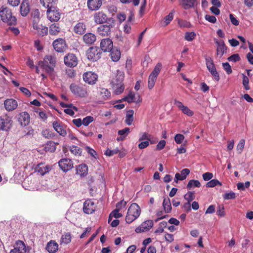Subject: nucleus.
Here are the masks:
<instances>
[{"label": "nucleus", "mask_w": 253, "mask_h": 253, "mask_svg": "<svg viewBox=\"0 0 253 253\" xmlns=\"http://www.w3.org/2000/svg\"><path fill=\"white\" fill-rule=\"evenodd\" d=\"M56 64V57L52 55H45L43 60L38 62V65L40 68L49 76H51L54 72Z\"/></svg>", "instance_id": "f257e3e1"}, {"label": "nucleus", "mask_w": 253, "mask_h": 253, "mask_svg": "<svg viewBox=\"0 0 253 253\" xmlns=\"http://www.w3.org/2000/svg\"><path fill=\"white\" fill-rule=\"evenodd\" d=\"M0 18L7 25L14 26L17 24L16 17L13 15L12 10L6 6H2L0 8Z\"/></svg>", "instance_id": "f03ea898"}, {"label": "nucleus", "mask_w": 253, "mask_h": 253, "mask_svg": "<svg viewBox=\"0 0 253 253\" xmlns=\"http://www.w3.org/2000/svg\"><path fill=\"white\" fill-rule=\"evenodd\" d=\"M115 26V20L112 18H109L107 23L102 24L97 28V33L102 37L110 36Z\"/></svg>", "instance_id": "7ed1b4c3"}, {"label": "nucleus", "mask_w": 253, "mask_h": 253, "mask_svg": "<svg viewBox=\"0 0 253 253\" xmlns=\"http://www.w3.org/2000/svg\"><path fill=\"white\" fill-rule=\"evenodd\" d=\"M139 214H140V208L138 204L135 203L130 204L127 210L126 221L127 223L130 224L139 217Z\"/></svg>", "instance_id": "20e7f679"}, {"label": "nucleus", "mask_w": 253, "mask_h": 253, "mask_svg": "<svg viewBox=\"0 0 253 253\" xmlns=\"http://www.w3.org/2000/svg\"><path fill=\"white\" fill-rule=\"evenodd\" d=\"M205 60L208 70L213 76V79L215 81L218 82L219 81L220 77L218 73L216 71L213 59L211 57L206 56L205 57Z\"/></svg>", "instance_id": "39448f33"}, {"label": "nucleus", "mask_w": 253, "mask_h": 253, "mask_svg": "<svg viewBox=\"0 0 253 253\" xmlns=\"http://www.w3.org/2000/svg\"><path fill=\"white\" fill-rule=\"evenodd\" d=\"M102 54L101 49L97 46L89 47L86 51V56L88 60L93 62L99 60Z\"/></svg>", "instance_id": "423d86ee"}, {"label": "nucleus", "mask_w": 253, "mask_h": 253, "mask_svg": "<svg viewBox=\"0 0 253 253\" xmlns=\"http://www.w3.org/2000/svg\"><path fill=\"white\" fill-rule=\"evenodd\" d=\"M46 14L48 19L51 22H57L61 16L59 10L55 6L47 9Z\"/></svg>", "instance_id": "0eeeda50"}, {"label": "nucleus", "mask_w": 253, "mask_h": 253, "mask_svg": "<svg viewBox=\"0 0 253 253\" xmlns=\"http://www.w3.org/2000/svg\"><path fill=\"white\" fill-rule=\"evenodd\" d=\"M70 89L74 94L81 97H86L88 95L87 91L85 88L75 84H72L70 86Z\"/></svg>", "instance_id": "6e6552de"}, {"label": "nucleus", "mask_w": 253, "mask_h": 253, "mask_svg": "<svg viewBox=\"0 0 253 253\" xmlns=\"http://www.w3.org/2000/svg\"><path fill=\"white\" fill-rule=\"evenodd\" d=\"M52 45L55 51L58 52H64L67 45L65 40L62 38H58L53 42Z\"/></svg>", "instance_id": "1a4fd4ad"}, {"label": "nucleus", "mask_w": 253, "mask_h": 253, "mask_svg": "<svg viewBox=\"0 0 253 253\" xmlns=\"http://www.w3.org/2000/svg\"><path fill=\"white\" fill-rule=\"evenodd\" d=\"M94 121V118L91 116H87L83 120L81 119H76L72 120V123L77 127H80L82 125L85 126H88L89 124Z\"/></svg>", "instance_id": "9d476101"}, {"label": "nucleus", "mask_w": 253, "mask_h": 253, "mask_svg": "<svg viewBox=\"0 0 253 253\" xmlns=\"http://www.w3.org/2000/svg\"><path fill=\"white\" fill-rule=\"evenodd\" d=\"M65 64L69 67H74L77 65L78 60L76 56L73 53H68L64 58Z\"/></svg>", "instance_id": "9b49d317"}, {"label": "nucleus", "mask_w": 253, "mask_h": 253, "mask_svg": "<svg viewBox=\"0 0 253 253\" xmlns=\"http://www.w3.org/2000/svg\"><path fill=\"white\" fill-rule=\"evenodd\" d=\"M84 81L89 84H94L98 79L96 74L92 72H87L84 73L83 76Z\"/></svg>", "instance_id": "f8f14e48"}, {"label": "nucleus", "mask_w": 253, "mask_h": 253, "mask_svg": "<svg viewBox=\"0 0 253 253\" xmlns=\"http://www.w3.org/2000/svg\"><path fill=\"white\" fill-rule=\"evenodd\" d=\"M107 15L103 11H99L94 13L93 16V20L94 22L97 24H103L107 23L108 21Z\"/></svg>", "instance_id": "ddd939ff"}, {"label": "nucleus", "mask_w": 253, "mask_h": 253, "mask_svg": "<svg viewBox=\"0 0 253 253\" xmlns=\"http://www.w3.org/2000/svg\"><path fill=\"white\" fill-rule=\"evenodd\" d=\"M58 166L63 171L67 172L73 168V163L70 159L64 158L58 162Z\"/></svg>", "instance_id": "4468645a"}, {"label": "nucleus", "mask_w": 253, "mask_h": 253, "mask_svg": "<svg viewBox=\"0 0 253 253\" xmlns=\"http://www.w3.org/2000/svg\"><path fill=\"white\" fill-rule=\"evenodd\" d=\"M12 122L9 117H0V131H7L11 127Z\"/></svg>", "instance_id": "2eb2a0df"}, {"label": "nucleus", "mask_w": 253, "mask_h": 253, "mask_svg": "<svg viewBox=\"0 0 253 253\" xmlns=\"http://www.w3.org/2000/svg\"><path fill=\"white\" fill-rule=\"evenodd\" d=\"M112 41L109 38L102 39L100 42V49L104 52H110L113 48Z\"/></svg>", "instance_id": "dca6fc26"}, {"label": "nucleus", "mask_w": 253, "mask_h": 253, "mask_svg": "<svg viewBox=\"0 0 253 253\" xmlns=\"http://www.w3.org/2000/svg\"><path fill=\"white\" fill-rule=\"evenodd\" d=\"M122 99L123 100V102L126 101L127 103H138L141 102L142 101L140 96L139 95H137V96H136L135 93L132 91H130L127 95H126Z\"/></svg>", "instance_id": "f3484780"}, {"label": "nucleus", "mask_w": 253, "mask_h": 253, "mask_svg": "<svg viewBox=\"0 0 253 253\" xmlns=\"http://www.w3.org/2000/svg\"><path fill=\"white\" fill-rule=\"evenodd\" d=\"M216 44V54L221 57L223 54L227 52V47L225 45L223 40L216 41L215 42Z\"/></svg>", "instance_id": "a211bd4d"}, {"label": "nucleus", "mask_w": 253, "mask_h": 253, "mask_svg": "<svg viewBox=\"0 0 253 253\" xmlns=\"http://www.w3.org/2000/svg\"><path fill=\"white\" fill-rule=\"evenodd\" d=\"M52 127L55 131L61 136L64 137L67 135V131L65 129L64 126L59 121L52 122Z\"/></svg>", "instance_id": "6ab92c4d"}, {"label": "nucleus", "mask_w": 253, "mask_h": 253, "mask_svg": "<svg viewBox=\"0 0 253 253\" xmlns=\"http://www.w3.org/2000/svg\"><path fill=\"white\" fill-rule=\"evenodd\" d=\"M26 247L25 244L21 240H18L16 242L14 248L10 251L9 253H25Z\"/></svg>", "instance_id": "aec40b11"}, {"label": "nucleus", "mask_w": 253, "mask_h": 253, "mask_svg": "<svg viewBox=\"0 0 253 253\" xmlns=\"http://www.w3.org/2000/svg\"><path fill=\"white\" fill-rule=\"evenodd\" d=\"M86 30V25L83 22H78L73 28V32L77 35H82L84 34Z\"/></svg>", "instance_id": "412c9836"}, {"label": "nucleus", "mask_w": 253, "mask_h": 253, "mask_svg": "<svg viewBox=\"0 0 253 253\" xmlns=\"http://www.w3.org/2000/svg\"><path fill=\"white\" fill-rule=\"evenodd\" d=\"M126 205V202L122 201L116 204V209L115 210L112 211L109 214V217H114L116 219H118L122 217V214L118 212L119 210L122 207H125Z\"/></svg>", "instance_id": "4be33fe9"}, {"label": "nucleus", "mask_w": 253, "mask_h": 253, "mask_svg": "<svg viewBox=\"0 0 253 253\" xmlns=\"http://www.w3.org/2000/svg\"><path fill=\"white\" fill-rule=\"evenodd\" d=\"M95 210V206L93 202L90 200H87L84 203V206H83V211L85 214H91L93 213Z\"/></svg>", "instance_id": "5701e85b"}, {"label": "nucleus", "mask_w": 253, "mask_h": 253, "mask_svg": "<svg viewBox=\"0 0 253 253\" xmlns=\"http://www.w3.org/2000/svg\"><path fill=\"white\" fill-rule=\"evenodd\" d=\"M152 226H153V221L152 220H148L142 222V224H141V226L136 228V233L146 232L151 228Z\"/></svg>", "instance_id": "b1692460"}, {"label": "nucleus", "mask_w": 253, "mask_h": 253, "mask_svg": "<svg viewBox=\"0 0 253 253\" xmlns=\"http://www.w3.org/2000/svg\"><path fill=\"white\" fill-rule=\"evenodd\" d=\"M96 40V36L92 33H87L83 37V41L87 45H91Z\"/></svg>", "instance_id": "393cba45"}, {"label": "nucleus", "mask_w": 253, "mask_h": 253, "mask_svg": "<svg viewBox=\"0 0 253 253\" xmlns=\"http://www.w3.org/2000/svg\"><path fill=\"white\" fill-rule=\"evenodd\" d=\"M29 115L27 112H21L19 114V118H18V121L19 124L22 126H27L29 123Z\"/></svg>", "instance_id": "a878e982"}, {"label": "nucleus", "mask_w": 253, "mask_h": 253, "mask_svg": "<svg viewBox=\"0 0 253 253\" xmlns=\"http://www.w3.org/2000/svg\"><path fill=\"white\" fill-rule=\"evenodd\" d=\"M124 77V74L123 72L118 70L116 75L112 80L111 84H124L123 83Z\"/></svg>", "instance_id": "bb28decb"}, {"label": "nucleus", "mask_w": 253, "mask_h": 253, "mask_svg": "<svg viewBox=\"0 0 253 253\" xmlns=\"http://www.w3.org/2000/svg\"><path fill=\"white\" fill-rule=\"evenodd\" d=\"M5 108L7 111H13L17 107V101L13 99H6L4 103Z\"/></svg>", "instance_id": "cd10ccee"}, {"label": "nucleus", "mask_w": 253, "mask_h": 253, "mask_svg": "<svg viewBox=\"0 0 253 253\" xmlns=\"http://www.w3.org/2000/svg\"><path fill=\"white\" fill-rule=\"evenodd\" d=\"M101 0H88L87 6L88 8L91 10L98 9L102 5Z\"/></svg>", "instance_id": "c85d7f7f"}, {"label": "nucleus", "mask_w": 253, "mask_h": 253, "mask_svg": "<svg viewBox=\"0 0 253 253\" xmlns=\"http://www.w3.org/2000/svg\"><path fill=\"white\" fill-rule=\"evenodd\" d=\"M45 249L49 253H55L58 250V244L54 240H51L46 244Z\"/></svg>", "instance_id": "c756f323"}, {"label": "nucleus", "mask_w": 253, "mask_h": 253, "mask_svg": "<svg viewBox=\"0 0 253 253\" xmlns=\"http://www.w3.org/2000/svg\"><path fill=\"white\" fill-rule=\"evenodd\" d=\"M88 173V167L85 164L79 165L76 167V174L84 177Z\"/></svg>", "instance_id": "7c9ffc66"}, {"label": "nucleus", "mask_w": 253, "mask_h": 253, "mask_svg": "<svg viewBox=\"0 0 253 253\" xmlns=\"http://www.w3.org/2000/svg\"><path fill=\"white\" fill-rule=\"evenodd\" d=\"M30 12V6L28 0H24L20 5V13L23 16H26Z\"/></svg>", "instance_id": "2f4dec72"}, {"label": "nucleus", "mask_w": 253, "mask_h": 253, "mask_svg": "<svg viewBox=\"0 0 253 253\" xmlns=\"http://www.w3.org/2000/svg\"><path fill=\"white\" fill-rule=\"evenodd\" d=\"M58 145V143H55L54 141H49L45 143L44 150L46 152L53 153L56 149V145Z\"/></svg>", "instance_id": "473e14b6"}, {"label": "nucleus", "mask_w": 253, "mask_h": 253, "mask_svg": "<svg viewBox=\"0 0 253 253\" xmlns=\"http://www.w3.org/2000/svg\"><path fill=\"white\" fill-rule=\"evenodd\" d=\"M61 31V28L58 24L53 23L50 25L49 33L50 35L57 36Z\"/></svg>", "instance_id": "72a5a7b5"}, {"label": "nucleus", "mask_w": 253, "mask_h": 253, "mask_svg": "<svg viewBox=\"0 0 253 253\" xmlns=\"http://www.w3.org/2000/svg\"><path fill=\"white\" fill-rule=\"evenodd\" d=\"M35 171L38 172L41 175H43L49 171V167L44 166L41 163L37 165L35 168Z\"/></svg>", "instance_id": "f704fd0d"}, {"label": "nucleus", "mask_w": 253, "mask_h": 253, "mask_svg": "<svg viewBox=\"0 0 253 253\" xmlns=\"http://www.w3.org/2000/svg\"><path fill=\"white\" fill-rule=\"evenodd\" d=\"M110 57L114 62H117L119 60L121 57V52L116 48H113L110 51Z\"/></svg>", "instance_id": "c9c22d12"}, {"label": "nucleus", "mask_w": 253, "mask_h": 253, "mask_svg": "<svg viewBox=\"0 0 253 253\" xmlns=\"http://www.w3.org/2000/svg\"><path fill=\"white\" fill-rule=\"evenodd\" d=\"M36 30L37 34L41 36H44L47 35L48 28L45 26L40 25L37 28H34Z\"/></svg>", "instance_id": "e433bc0d"}, {"label": "nucleus", "mask_w": 253, "mask_h": 253, "mask_svg": "<svg viewBox=\"0 0 253 253\" xmlns=\"http://www.w3.org/2000/svg\"><path fill=\"white\" fill-rule=\"evenodd\" d=\"M112 89L115 94L119 95L123 92L125 89L124 84L111 85Z\"/></svg>", "instance_id": "4c0bfd02"}, {"label": "nucleus", "mask_w": 253, "mask_h": 253, "mask_svg": "<svg viewBox=\"0 0 253 253\" xmlns=\"http://www.w3.org/2000/svg\"><path fill=\"white\" fill-rule=\"evenodd\" d=\"M40 1L43 6L47 9L54 6L56 3V0H40Z\"/></svg>", "instance_id": "58836bf2"}, {"label": "nucleus", "mask_w": 253, "mask_h": 253, "mask_svg": "<svg viewBox=\"0 0 253 253\" xmlns=\"http://www.w3.org/2000/svg\"><path fill=\"white\" fill-rule=\"evenodd\" d=\"M163 207L165 212L168 213L171 212V203L169 198H165L163 201Z\"/></svg>", "instance_id": "ea45409f"}, {"label": "nucleus", "mask_w": 253, "mask_h": 253, "mask_svg": "<svg viewBox=\"0 0 253 253\" xmlns=\"http://www.w3.org/2000/svg\"><path fill=\"white\" fill-rule=\"evenodd\" d=\"M111 96L110 92L106 88H102L100 90V98L103 100H107Z\"/></svg>", "instance_id": "a19ab883"}, {"label": "nucleus", "mask_w": 253, "mask_h": 253, "mask_svg": "<svg viewBox=\"0 0 253 253\" xmlns=\"http://www.w3.org/2000/svg\"><path fill=\"white\" fill-rule=\"evenodd\" d=\"M201 186V183L199 180H190L187 183V189H191L192 188H199Z\"/></svg>", "instance_id": "79ce46f5"}, {"label": "nucleus", "mask_w": 253, "mask_h": 253, "mask_svg": "<svg viewBox=\"0 0 253 253\" xmlns=\"http://www.w3.org/2000/svg\"><path fill=\"white\" fill-rule=\"evenodd\" d=\"M71 242V234L69 232L64 233L61 236V244H68Z\"/></svg>", "instance_id": "37998d69"}, {"label": "nucleus", "mask_w": 253, "mask_h": 253, "mask_svg": "<svg viewBox=\"0 0 253 253\" xmlns=\"http://www.w3.org/2000/svg\"><path fill=\"white\" fill-rule=\"evenodd\" d=\"M157 79V77L155 76H153L151 74L149 75L148 82V87L149 89H151L154 87Z\"/></svg>", "instance_id": "c03bdc74"}, {"label": "nucleus", "mask_w": 253, "mask_h": 253, "mask_svg": "<svg viewBox=\"0 0 253 253\" xmlns=\"http://www.w3.org/2000/svg\"><path fill=\"white\" fill-rule=\"evenodd\" d=\"M174 10H172L169 15L166 16L164 18V26H167L173 20L174 17Z\"/></svg>", "instance_id": "a18cd8bd"}, {"label": "nucleus", "mask_w": 253, "mask_h": 253, "mask_svg": "<svg viewBox=\"0 0 253 253\" xmlns=\"http://www.w3.org/2000/svg\"><path fill=\"white\" fill-rule=\"evenodd\" d=\"M126 120L125 123L128 126L132 125L133 121V112H126Z\"/></svg>", "instance_id": "49530a36"}, {"label": "nucleus", "mask_w": 253, "mask_h": 253, "mask_svg": "<svg viewBox=\"0 0 253 253\" xmlns=\"http://www.w3.org/2000/svg\"><path fill=\"white\" fill-rule=\"evenodd\" d=\"M113 107L115 109L117 110H121L123 109L126 105V103H124L122 99H120L116 101L113 104Z\"/></svg>", "instance_id": "de8ad7c7"}, {"label": "nucleus", "mask_w": 253, "mask_h": 253, "mask_svg": "<svg viewBox=\"0 0 253 253\" xmlns=\"http://www.w3.org/2000/svg\"><path fill=\"white\" fill-rule=\"evenodd\" d=\"M217 185L221 186L222 184L216 179H212L206 183V187L213 188Z\"/></svg>", "instance_id": "09e8293b"}, {"label": "nucleus", "mask_w": 253, "mask_h": 253, "mask_svg": "<svg viewBox=\"0 0 253 253\" xmlns=\"http://www.w3.org/2000/svg\"><path fill=\"white\" fill-rule=\"evenodd\" d=\"M162 68V64L161 63H158L155 67H154V69H153L152 73L150 74L151 75L153 76H155L156 77H158L159 73L161 72V70Z\"/></svg>", "instance_id": "8fccbe9b"}, {"label": "nucleus", "mask_w": 253, "mask_h": 253, "mask_svg": "<svg viewBox=\"0 0 253 253\" xmlns=\"http://www.w3.org/2000/svg\"><path fill=\"white\" fill-rule=\"evenodd\" d=\"M42 134L43 137H44L47 139L52 138L54 137V133L52 132L51 131L47 129L43 130L42 132Z\"/></svg>", "instance_id": "3c124183"}, {"label": "nucleus", "mask_w": 253, "mask_h": 253, "mask_svg": "<svg viewBox=\"0 0 253 253\" xmlns=\"http://www.w3.org/2000/svg\"><path fill=\"white\" fill-rule=\"evenodd\" d=\"M195 37L196 34L195 32H186L185 35L184 39L187 41L191 42L195 39Z\"/></svg>", "instance_id": "603ef678"}, {"label": "nucleus", "mask_w": 253, "mask_h": 253, "mask_svg": "<svg viewBox=\"0 0 253 253\" xmlns=\"http://www.w3.org/2000/svg\"><path fill=\"white\" fill-rule=\"evenodd\" d=\"M70 152L75 156H80L81 150L80 147L73 145L70 147Z\"/></svg>", "instance_id": "864d4df0"}, {"label": "nucleus", "mask_w": 253, "mask_h": 253, "mask_svg": "<svg viewBox=\"0 0 253 253\" xmlns=\"http://www.w3.org/2000/svg\"><path fill=\"white\" fill-rule=\"evenodd\" d=\"M184 199L187 200V202L190 203L194 200V192L188 191L187 194L184 195Z\"/></svg>", "instance_id": "5fc2aeb1"}, {"label": "nucleus", "mask_w": 253, "mask_h": 253, "mask_svg": "<svg viewBox=\"0 0 253 253\" xmlns=\"http://www.w3.org/2000/svg\"><path fill=\"white\" fill-rule=\"evenodd\" d=\"M249 78L246 75L243 74V84L244 86L245 89L247 90H248L250 89V87L249 85Z\"/></svg>", "instance_id": "6e6d98bb"}, {"label": "nucleus", "mask_w": 253, "mask_h": 253, "mask_svg": "<svg viewBox=\"0 0 253 253\" xmlns=\"http://www.w3.org/2000/svg\"><path fill=\"white\" fill-rule=\"evenodd\" d=\"M224 199L234 200L236 198V194L233 192L226 193L223 196Z\"/></svg>", "instance_id": "4d7b16f0"}, {"label": "nucleus", "mask_w": 253, "mask_h": 253, "mask_svg": "<svg viewBox=\"0 0 253 253\" xmlns=\"http://www.w3.org/2000/svg\"><path fill=\"white\" fill-rule=\"evenodd\" d=\"M60 104L63 107L68 108L64 109V111H72V110H71V109L72 107L74 110H75V111H77V108L75 106H73L72 104H66L64 102H61Z\"/></svg>", "instance_id": "13d9d810"}, {"label": "nucleus", "mask_w": 253, "mask_h": 253, "mask_svg": "<svg viewBox=\"0 0 253 253\" xmlns=\"http://www.w3.org/2000/svg\"><path fill=\"white\" fill-rule=\"evenodd\" d=\"M129 133V128L126 127L118 131V135L120 136H126Z\"/></svg>", "instance_id": "bf43d9fd"}, {"label": "nucleus", "mask_w": 253, "mask_h": 253, "mask_svg": "<svg viewBox=\"0 0 253 253\" xmlns=\"http://www.w3.org/2000/svg\"><path fill=\"white\" fill-rule=\"evenodd\" d=\"M222 66L224 70L226 72L228 75L231 74L232 72L231 67L228 62L223 63Z\"/></svg>", "instance_id": "052dcab7"}, {"label": "nucleus", "mask_w": 253, "mask_h": 253, "mask_svg": "<svg viewBox=\"0 0 253 253\" xmlns=\"http://www.w3.org/2000/svg\"><path fill=\"white\" fill-rule=\"evenodd\" d=\"M227 59L229 61H232V62H236L237 61H239L241 60V58H240V57L239 54L236 53V54H234L232 55L231 56H229Z\"/></svg>", "instance_id": "680f3d73"}, {"label": "nucleus", "mask_w": 253, "mask_h": 253, "mask_svg": "<svg viewBox=\"0 0 253 253\" xmlns=\"http://www.w3.org/2000/svg\"><path fill=\"white\" fill-rule=\"evenodd\" d=\"M174 104L178 107L181 111H190L186 106H185L183 104L178 101H175Z\"/></svg>", "instance_id": "e2e57ef3"}, {"label": "nucleus", "mask_w": 253, "mask_h": 253, "mask_svg": "<svg viewBox=\"0 0 253 253\" xmlns=\"http://www.w3.org/2000/svg\"><path fill=\"white\" fill-rule=\"evenodd\" d=\"M244 145H245V140L244 139L240 140V141H239V142H238V145H237V151H238V153H239V154L242 153V150H243V148H244Z\"/></svg>", "instance_id": "0e129e2a"}, {"label": "nucleus", "mask_w": 253, "mask_h": 253, "mask_svg": "<svg viewBox=\"0 0 253 253\" xmlns=\"http://www.w3.org/2000/svg\"><path fill=\"white\" fill-rule=\"evenodd\" d=\"M216 213H217V215L220 217H223L225 215L224 206L223 205L218 206L217 212H216Z\"/></svg>", "instance_id": "69168bd1"}, {"label": "nucleus", "mask_w": 253, "mask_h": 253, "mask_svg": "<svg viewBox=\"0 0 253 253\" xmlns=\"http://www.w3.org/2000/svg\"><path fill=\"white\" fill-rule=\"evenodd\" d=\"M144 140L150 141V135L146 132L141 133V136L139 138V141H143Z\"/></svg>", "instance_id": "338daca9"}, {"label": "nucleus", "mask_w": 253, "mask_h": 253, "mask_svg": "<svg viewBox=\"0 0 253 253\" xmlns=\"http://www.w3.org/2000/svg\"><path fill=\"white\" fill-rule=\"evenodd\" d=\"M184 137L183 135L178 133L175 136V141L176 143L180 144L184 140Z\"/></svg>", "instance_id": "774afa93"}]
</instances>
